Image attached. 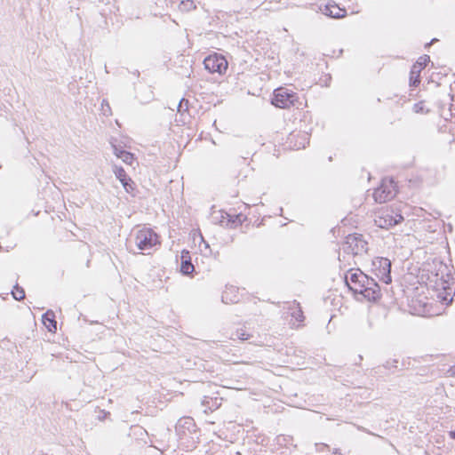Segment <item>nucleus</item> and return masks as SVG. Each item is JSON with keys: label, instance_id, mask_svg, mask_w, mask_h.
<instances>
[{"label": "nucleus", "instance_id": "nucleus-1", "mask_svg": "<svg viewBox=\"0 0 455 455\" xmlns=\"http://www.w3.org/2000/svg\"><path fill=\"white\" fill-rule=\"evenodd\" d=\"M435 273L429 277V283L438 291L437 298L444 304L449 305L452 301V291L455 283L454 277L449 267L442 261L435 263Z\"/></svg>", "mask_w": 455, "mask_h": 455}, {"label": "nucleus", "instance_id": "nucleus-2", "mask_svg": "<svg viewBox=\"0 0 455 455\" xmlns=\"http://www.w3.org/2000/svg\"><path fill=\"white\" fill-rule=\"evenodd\" d=\"M272 104L276 108H289L299 104L298 94L285 87H279L274 91Z\"/></svg>", "mask_w": 455, "mask_h": 455}, {"label": "nucleus", "instance_id": "nucleus-3", "mask_svg": "<svg viewBox=\"0 0 455 455\" xmlns=\"http://www.w3.org/2000/svg\"><path fill=\"white\" fill-rule=\"evenodd\" d=\"M372 271L375 275L386 284L392 282L391 261L387 258L376 257L372 259Z\"/></svg>", "mask_w": 455, "mask_h": 455}, {"label": "nucleus", "instance_id": "nucleus-4", "mask_svg": "<svg viewBox=\"0 0 455 455\" xmlns=\"http://www.w3.org/2000/svg\"><path fill=\"white\" fill-rule=\"evenodd\" d=\"M367 242L363 238L362 235L352 234L348 235L343 245V250L347 253L353 255H361L367 251Z\"/></svg>", "mask_w": 455, "mask_h": 455}, {"label": "nucleus", "instance_id": "nucleus-5", "mask_svg": "<svg viewBox=\"0 0 455 455\" xmlns=\"http://www.w3.org/2000/svg\"><path fill=\"white\" fill-rule=\"evenodd\" d=\"M135 243L140 251L150 250L158 243V235L151 228H142L135 235Z\"/></svg>", "mask_w": 455, "mask_h": 455}, {"label": "nucleus", "instance_id": "nucleus-6", "mask_svg": "<svg viewBox=\"0 0 455 455\" xmlns=\"http://www.w3.org/2000/svg\"><path fill=\"white\" fill-rule=\"evenodd\" d=\"M345 282L348 289L355 294H360L364 297V284L368 282V275L359 269L356 272H349L345 276Z\"/></svg>", "mask_w": 455, "mask_h": 455}, {"label": "nucleus", "instance_id": "nucleus-7", "mask_svg": "<svg viewBox=\"0 0 455 455\" xmlns=\"http://www.w3.org/2000/svg\"><path fill=\"white\" fill-rule=\"evenodd\" d=\"M396 194L395 185L392 179H385L381 185L373 192L374 200L379 203H386L395 197Z\"/></svg>", "mask_w": 455, "mask_h": 455}, {"label": "nucleus", "instance_id": "nucleus-8", "mask_svg": "<svg viewBox=\"0 0 455 455\" xmlns=\"http://www.w3.org/2000/svg\"><path fill=\"white\" fill-rule=\"evenodd\" d=\"M403 220L400 213H395L394 211L387 210L382 212L374 219L375 225L380 228L388 229Z\"/></svg>", "mask_w": 455, "mask_h": 455}, {"label": "nucleus", "instance_id": "nucleus-9", "mask_svg": "<svg viewBox=\"0 0 455 455\" xmlns=\"http://www.w3.org/2000/svg\"><path fill=\"white\" fill-rule=\"evenodd\" d=\"M204 65L210 73L223 74L228 68L227 60L224 56L218 53L206 57L204 60Z\"/></svg>", "mask_w": 455, "mask_h": 455}, {"label": "nucleus", "instance_id": "nucleus-10", "mask_svg": "<svg viewBox=\"0 0 455 455\" xmlns=\"http://www.w3.org/2000/svg\"><path fill=\"white\" fill-rule=\"evenodd\" d=\"M430 61L428 55L420 56L418 60L412 65L410 72V85L417 87L420 83V72L424 69L427 63Z\"/></svg>", "mask_w": 455, "mask_h": 455}, {"label": "nucleus", "instance_id": "nucleus-11", "mask_svg": "<svg viewBox=\"0 0 455 455\" xmlns=\"http://www.w3.org/2000/svg\"><path fill=\"white\" fill-rule=\"evenodd\" d=\"M363 291L364 298L369 301H375L381 296L379 285L373 278L369 276L368 282H365Z\"/></svg>", "mask_w": 455, "mask_h": 455}, {"label": "nucleus", "instance_id": "nucleus-12", "mask_svg": "<svg viewBox=\"0 0 455 455\" xmlns=\"http://www.w3.org/2000/svg\"><path fill=\"white\" fill-rule=\"evenodd\" d=\"M114 173L122 183L124 188L126 190V192H131L134 189V182L132 180V179L126 174L124 169L121 166H114Z\"/></svg>", "mask_w": 455, "mask_h": 455}, {"label": "nucleus", "instance_id": "nucleus-13", "mask_svg": "<svg viewBox=\"0 0 455 455\" xmlns=\"http://www.w3.org/2000/svg\"><path fill=\"white\" fill-rule=\"evenodd\" d=\"M195 422L194 419L190 417H184L178 420L175 426V430L178 435L182 436L186 435V431L191 433L195 431Z\"/></svg>", "mask_w": 455, "mask_h": 455}, {"label": "nucleus", "instance_id": "nucleus-14", "mask_svg": "<svg viewBox=\"0 0 455 455\" xmlns=\"http://www.w3.org/2000/svg\"><path fill=\"white\" fill-rule=\"evenodd\" d=\"M322 12L323 14L334 19H340L347 15L346 9L340 8L334 2L325 4Z\"/></svg>", "mask_w": 455, "mask_h": 455}, {"label": "nucleus", "instance_id": "nucleus-15", "mask_svg": "<svg viewBox=\"0 0 455 455\" xmlns=\"http://www.w3.org/2000/svg\"><path fill=\"white\" fill-rule=\"evenodd\" d=\"M180 271L183 275H190L195 271L194 265L191 262L190 253L187 250L181 251Z\"/></svg>", "mask_w": 455, "mask_h": 455}, {"label": "nucleus", "instance_id": "nucleus-16", "mask_svg": "<svg viewBox=\"0 0 455 455\" xmlns=\"http://www.w3.org/2000/svg\"><path fill=\"white\" fill-rule=\"evenodd\" d=\"M222 398L204 396L202 400V406L204 407V412L207 413L209 411H213L219 409L221 405Z\"/></svg>", "mask_w": 455, "mask_h": 455}, {"label": "nucleus", "instance_id": "nucleus-17", "mask_svg": "<svg viewBox=\"0 0 455 455\" xmlns=\"http://www.w3.org/2000/svg\"><path fill=\"white\" fill-rule=\"evenodd\" d=\"M113 152L116 157L120 158L124 163L132 164L133 162V155L124 149L118 148L116 145H112Z\"/></svg>", "mask_w": 455, "mask_h": 455}, {"label": "nucleus", "instance_id": "nucleus-18", "mask_svg": "<svg viewBox=\"0 0 455 455\" xmlns=\"http://www.w3.org/2000/svg\"><path fill=\"white\" fill-rule=\"evenodd\" d=\"M42 321L50 331H55L57 330V322L54 313L52 310H48L43 315Z\"/></svg>", "mask_w": 455, "mask_h": 455}, {"label": "nucleus", "instance_id": "nucleus-19", "mask_svg": "<svg viewBox=\"0 0 455 455\" xmlns=\"http://www.w3.org/2000/svg\"><path fill=\"white\" fill-rule=\"evenodd\" d=\"M290 310H292L291 313V315L292 318H294L297 322L302 323L304 321V315L303 311L299 306V303H298L296 300L292 302V305L289 307Z\"/></svg>", "mask_w": 455, "mask_h": 455}, {"label": "nucleus", "instance_id": "nucleus-20", "mask_svg": "<svg viewBox=\"0 0 455 455\" xmlns=\"http://www.w3.org/2000/svg\"><path fill=\"white\" fill-rule=\"evenodd\" d=\"M233 291H235V289L234 287L227 288L222 293V302H224L225 304L237 303L239 301V298L237 296H235L234 298L230 297V294Z\"/></svg>", "mask_w": 455, "mask_h": 455}, {"label": "nucleus", "instance_id": "nucleus-21", "mask_svg": "<svg viewBox=\"0 0 455 455\" xmlns=\"http://www.w3.org/2000/svg\"><path fill=\"white\" fill-rule=\"evenodd\" d=\"M188 105L189 102L187 99L182 98L178 106H177V111L180 114L181 116H183L186 113H188Z\"/></svg>", "mask_w": 455, "mask_h": 455}, {"label": "nucleus", "instance_id": "nucleus-22", "mask_svg": "<svg viewBox=\"0 0 455 455\" xmlns=\"http://www.w3.org/2000/svg\"><path fill=\"white\" fill-rule=\"evenodd\" d=\"M12 294L16 300H21L25 298V291L19 284L14 285Z\"/></svg>", "mask_w": 455, "mask_h": 455}, {"label": "nucleus", "instance_id": "nucleus-23", "mask_svg": "<svg viewBox=\"0 0 455 455\" xmlns=\"http://www.w3.org/2000/svg\"><path fill=\"white\" fill-rule=\"evenodd\" d=\"M298 136H299L303 140V142H299V144H295L294 147H296L297 149H299L301 148H304L306 147V140H307V133L299 132Z\"/></svg>", "mask_w": 455, "mask_h": 455}, {"label": "nucleus", "instance_id": "nucleus-24", "mask_svg": "<svg viewBox=\"0 0 455 455\" xmlns=\"http://www.w3.org/2000/svg\"><path fill=\"white\" fill-rule=\"evenodd\" d=\"M101 110L104 116H109L111 115V109L108 102L105 100H103L101 103Z\"/></svg>", "mask_w": 455, "mask_h": 455}, {"label": "nucleus", "instance_id": "nucleus-25", "mask_svg": "<svg viewBox=\"0 0 455 455\" xmlns=\"http://www.w3.org/2000/svg\"><path fill=\"white\" fill-rule=\"evenodd\" d=\"M236 336L241 340H247L250 339V334L246 333L244 330L241 329L236 331Z\"/></svg>", "mask_w": 455, "mask_h": 455}, {"label": "nucleus", "instance_id": "nucleus-26", "mask_svg": "<svg viewBox=\"0 0 455 455\" xmlns=\"http://www.w3.org/2000/svg\"><path fill=\"white\" fill-rule=\"evenodd\" d=\"M398 361L394 359L392 361H387L384 364V367L387 369H390L391 367H397Z\"/></svg>", "mask_w": 455, "mask_h": 455}, {"label": "nucleus", "instance_id": "nucleus-27", "mask_svg": "<svg viewBox=\"0 0 455 455\" xmlns=\"http://www.w3.org/2000/svg\"><path fill=\"white\" fill-rule=\"evenodd\" d=\"M182 4L187 9H192V8L195 9L196 8V5L194 4V2L191 1V0H187L186 2H182Z\"/></svg>", "mask_w": 455, "mask_h": 455}, {"label": "nucleus", "instance_id": "nucleus-28", "mask_svg": "<svg viewBox=\"0 0 455 455\" xmlns=\"http://www.w3.org/2000/svg\"><path fill=\"white\" fill-rule=\"evenodd\" d=\"M449 435H450L451 438L455 440V429L451 431Z\"/></svg>", "mask_w": 455, "mask_h": 455}, {"label": "nucleus", "instance_id": "nucleus-29", "mask_svg": "<svg viewBox=\"0 0 455 455\" xmlns=\"http://www.w3.org/2000/svg\"><path fill=\"white\" fill-rule=\"evenodd\" d=\"M450 371L451 372V375H455V365L451 368Z\"/></svg>", "mask_w": 455, "mask_h": 455}, {"label": "nucleus", "instance_id": "nucleus-30", "mask_svg": "<svg viewBox=\"0 0 455 455\" xmlns=\"http://www.w3.org/2000/svg\"><path fill=\"white\" fill-rule=\"evenodd\" d=\"M321 445H322V446H323V447H328V446H327V445H325L324 443H322Z\"/></svg>", "mask_w": 455, "mask_h": 455}]
</instances>
